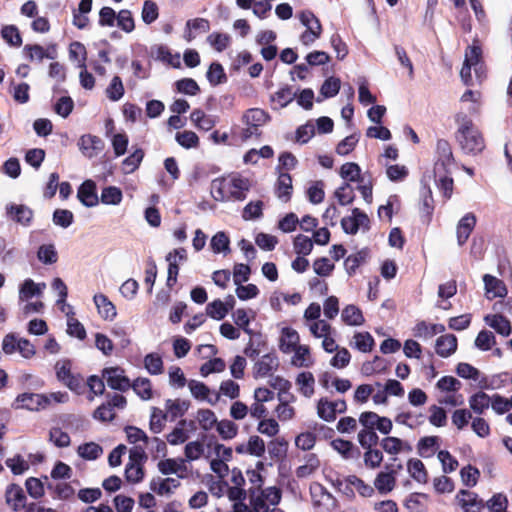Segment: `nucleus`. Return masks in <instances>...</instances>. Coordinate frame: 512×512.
<instances>
[{
  "mask_svg": "<svg viewBox=\"0 0 512 512\" xmlns=\"http://www.w3.org/2000/svg\"><path fill=\"white\" fill-rule=\"evenodd\" d=\"M117 26L125 33H131L135 29V20L130 10L122 9L117 13Z\"/></svg>",
  "mask_w": 512,
  "mask_h": 512,
  "instance_id": "69168bd1",
  "label": "nucleus"
},
{
  "mask_svg": "<svg viewBox=\"0 0 512 512\" xmlns=\"http://www.w3.org/2000/svg\"><path fill=\"white\" fill-rule=\"evenodd\" d=\"M300 21L306 30L301 34L300 41L306 45H312L321 35L322 26L319 19L310 11H303L299 15Z\"/></svg>",
  "mask_w": 512,
  "mask_h": 512,
  "instance_id": "9d476101",
  "label": "nucleus"
},
{
  "mask_svg": "<svg viewBox=\"0 0 512 512\" xmlns=\"http://www.w3.org/2000/svg\"><path fill=\"white\" fill-rule=\"evenodd\" d=\"M439 447V438L437 436H428L422 438L417 445L418 453L422 457L432 456Z\"/></svg>",
  "mask_w": 512,
  "mask_h": 512,
  "instance_id": "bf43d9fd",
  "label": "nucleus"
},
{
  "mask_svg": "<svg viewBox=\"0 0 512 512\" xmlns=\"http://www.w3.org/2000/svg\"><path fill=\"white\" fill-rule=\"evenodd\" d=\"M5 500L12 511L18 512L25 508L27 498L21 486L10 484L5 491Z\"/></svg>",
  "mask_w": 512,
  "mask_h": 512,
  "instance_id": "5701e85b",
  "label": "nucleus"
},
{
  "mask_svg": "<svg viewBox=\"0 0 512 512\" xmlns=\"http://www.w3.org/2000/svg\"><path fill=\"white\" fill-rule=\"evenodd\" d=\"M157 469L162 475H177L183 479L188 476V468L183 458H163L157 463Z\"/></svg>",
  "mask_w": 512,
  "mask_h": 512,
  "instance_id": "dca6fc26",
  "label": "nucleus"
},
{
  "mask_svg": "<svg viewBox=\"0 0 512 512\" xmlns=\"http://www.w3.org/2000/svg\"><path fill=\"white\" fill-rule=\"evenodd\" d=\"M374 487L380 494H388L396 486V472L394 470H385L379 472L374 479Z\"/></svg>",
  "mask_w": 512,
  "mask_h": 512,
  "instance_id": "cd10ccee",
  "label": "nucleus"
},
{
  "mask_svg": "<svg viewBox=\"0 0 512 512\" xmlns=\"http://www.w3.org/2000/svg\"><path fill=\"white\" fill-rule=\"evenodd\" d=\"M386 177L393 182H401L408 176V168L405 165L384 163Z\"/></svg>",
  "mask_w": 512,
  "mask_h": 512,
  "instance_id": "13d9d810",
  "label": "nucleus"
},
{
  "mask_svg": "<svg viewBox=\"0 0 512 512\" xmlns=\"http://www.w3.org/2000/svg\"><path fill=\"white\" fill-rule=\"evenodd\" d=\"M77 197L86 207H94L98 204L99 198L96 194V184L92 180L84 181L78 189Z\"/></svg>",
  "mask_w": 512,
  "mask_h": 512,
  "instance_id": "473e14b6",
  "label": "nucleus"
},
{
  "mask_svg": "<svg viewBox=\"0 0 512 512\" xmlns=\"http://www.w3.org/2000/svg\"><path fill=\"white\" fill-rule=\"evenodd\" d=\"M144 368L150 375H160L164 371L162 357L158 353H149L143 360Z\"/></svg>",
  "mask_w": 512,
  "mask_h": 512,
  "instance_id": "864d4df0",
  "label": "nucleus"
},
{
  "mask_svg": "<svg viewBox=\"0 0 512 512\" xmlns=\"http://www.w3.org/2000/svg\"><path fill=\"white\" fill-rule=\"evenodd\" d=\"M339 174L342 179L348 182H361V168L354 162H347L340 168Z\"/></svg>",
  "mask_w": 512,
  "mask_h": 512,
  "instance_id": "5fc2aeb1",
  "label": "nucleus"
},
{
  "mask_svg": "<svg viewBox=\"0 0 512 512\" xmlns=\"http://www.w3.org/2000/svg\"><path fill=\"white\" fill-rule=\"evenodd\" d=\"M144 458V449L140 446L130 450L129 461L125 467V478L129 483L136 484L144 479V469L141 460Z\"/></svg>",
  "mask_w": 512,
  "mask_h": 512,
  "instance_id": "1a4fd4ad",
  "label": "nucleus"
},
{
  "mask_svg": "<svg viewBox=\"0 0 512 512\" xmlns=\"http://www.w3.org/2000/svg\"><path fill=\"white\" fill-rule=\"evenodd\" d=\"M312 497L314 504L326 508L327 511H331L335 508L334 497L327 492L321 485H317L312 488Z\"/></svg>",
  "mask_w": 512,
  "mask_h": 512,
  "instance_id": "37998d69",
  "label": "nucleus"
},
{
  "mask_svg": "<svg viewBox=\"0 0 512 512\" xmlns=\"http://www.w3.org/2000/svg\"><path fill=\"white\" fill-rule=\"evenodd\" d=\"M122 200L123 193L121 189L116 186H108L101 191L100 201L105 205L117 206Z\"/></svg>",
  "mask_w": 512,
  "mask_h": 512,
  "instance_id": "8fccbe9b",
  "label": "nucleus"
},
{
  "mask_svg": "<svg viewBox=\"0 0 512 512\" xmlns=\"http://www.w3.org/2000/svg\"><path fill=\"white\" fill-rule=\"evenodd\" d=\"M292 191V179L287 173H280L277 180V188L276 194L277 197L283 201L287 202L290 199Z\"/></svg>",
  "mask_w": 512,
  "mask_h": 512,
  "instance_id": "3c124183",
  "label": "nucleus"
},
{
  "mask_svg": "<svg viewBox=\"0 0 512 512\" xmlns=\"http://www.w3.org/2000/svg\"><path fill=\"white\" fill-rule=\"evenodd\" d=\"M295 384L299 393L304 397L310 398L314 394L315 378L311 372H300L295 378Z\"/></svg>",
  "mask_w": 512,
  "mask_h": 512,
  "instance_id": "ea45409f",
  "label": "nucleus"
},
{
  "mask_svg": "<svg viewBox=\"0 0 512 512\" xmlns=\"http://www.w3.org/2000/svg\"><path fill=\"white\" fill-rule=\"evenodd\" d=\"M107 385L114 389L125 391L130 388V380L125 376L124 370L120 367H108L102 372Z\"/></svg>",
  "mask_w": 512,
  "mask_h": 512,
  "instance_id": "6ab92c4d",
  "label": "nucleus"
},
{
  "mask_svg": "<svg viewBox=\"0 0 512 512\" xmlns=\"http://www.w3.org/2000/svg\"><path fill=\"white\" fill-rule=\"evenodd\" d=\"M55 373L58 381L78 395L85 392V383L81 376L75 375L71 371V362L69 360H59L55 364Z\"/></svg>",
  "mask_w": 512,
  "mask_h": 512,
  "instance_id": "423d86ee",
  "label": "nucleus"
},
{
  "mask_svg": "<svg viewBox=\"0 0 512 512\" xmlns=\"http://www.w3.org/2000/svg\"><path fill=\"white\" fill-rule=\"evenodd\" d=\"M185 259L186 250L183 248L175 249L167 255L166 260L169 263L167 284L169 286L176 283L178 275V263L184 261Z\"/></svg>",
  "mask_w": 512,
  "mask_h": 512,
  "instance_id": "72a5a7b5",
  "label": "nucleus"
},
{
  "mask_svg": "<svg viewBox=\"0 0 512 512\" xmlns=\"http://www.w3.org/2000/svg\"><path fill=\"white\" fill-rule=\"evenodd\" d=\"M456 349L457 338L453 334H446L437 338L435 350L440 357L447 358L454 354Z\"/></svg>",
  "mask_w": 512,
  "mask_h": 512,
  "instance_id": "58836bf2",
  "label": "nucleus"
},
{
  "mask_svg": "<svg viewBox=\"0 0 512 512\" xmlns=\"http://www.w3.org/2000/svg\"><path fill=\"white\" fill-rule=\"evenodd\" d=\"M46 289L45 283H36L32 279H26L19 288V300L27 302L33 297H40Z\"/></svg>",
  "mask_w": 512,
  "mask_h": 512,
  "instance_id": "f704fd0d",
  "label": "nucleus"
},
{
  "mask_svg": "<svg viewBox=\"0 0 512 512\" xmlns=\"http://www.w3.org/2000/svg\"><path fill=\"white\" fill-rule=\"evenodd\" d=\"M242 120L246 125L243 130L242 137L244 139H248L259 135V127L268 122L269 115L263 109L251 108L243 114Z\"/></svg>",
  "mask_w": 512,
  "mask_h": 512,
  "instance_id": "6e6552de",
  "label": "nucleus"
},
{
  "mask_svg": "<svg viewBox=\"0 0 512 512\" xmlns=\"http://www.w3.org/2000/svg\"><path fill=\"white\" fill-rule=\"evenodd\" d=\"M476 225V216L473 213L465 214L456 227L457 242L462 246L468 240Z\"/></svg>",
  "mask_w": 512,
  "mask_h": 512,
  "instance_id": "2f4dec72",
  "label": "nucleus"
},
{
  "mask_svg": "<svg viewBox=\"0 0 512 512\" xmlns=\"http://www.w3.org/2000/svg\"><path fill=\"white\" fill-rule=\"evenodd\" d=\"M484 320L487 325L502 336H508L511 333L510 321L500 314L487 315Z\"/></svg>",
  "mask_w": 512,
  "mask_h": 512,
  "instance_id": "c03bdc74",
  "label": "nucleus"
},
{
  "mask_svg": "<svg viewBox=\"0 0 512 512\" xmlns=\"http://www.w3.org/2000/svg\"><path fill=\"white\" fill-rule=\"evenodd\" d=\"M280 365L279 358L274 352L262 355L253 365L252 373L255 379H266L274 375Z\"/></svg>",
  "mask_w": 512,
  "mask_h": 512,
  "instance_id": "9b49d317",
  "label": "nucleus"
},
{
  "mask_svg": "<svg viewBox=\"0 0 512 512\" xmlns=\"http://www.w3.org/2000/svg\"><path fill=\"white\" fill-rule=\"evenodd\" d=\"M250 188L251 182L248 178L229 174L212 180L210 192L213 199L219 202L243 201Z\"/></svg>",
  "mask_w": 512,
  "mask_h": 512,
  "instance_id": "f257e3e1",
  "label": "nucleus"
},
{
  "mask_svg": "<svg viewBox=\"0 0 512 512\" xmlns=\"http://www.w3.org/2000/svg\"><path fill=\"white\" fill-rule=\"evenodd\" d=\"M457 501L464 512H479L483 507L482 500L471 491L461 490L457 494Z\"/></svg>",
  "mask_w": 512,
  "mask_h": 512,
  "instance_id": "c9c22d12",
  "label": "nucleus"
},
{
  "mask_svg": "<svg viewBox=\"0 0 512 512\" xmlns=\"http://www.w3.org/2000/svg\"><path fill=\"white\" fill-rule=\"evenodd\" d=\"M300 343V335L296 329L290 326L280 327L277 345L282 354H290Z\"/></svg>",
  "mask_w": 512,
  "mask_h": 512,
  "instance_id": "2eb2a0df",
  "label": "nucleus"
},
{
  "mask_svg": "<svg viewBox=\"0 0 512 512\" xmlns=\"http://www.w3.org/2000/svg\"><path fill=\"white\" fill-rule=\"evenodd\" d=\"M9 218L22 226H29L33 219V211L26 205L11 203L6 205Z\"/></svg>",
  "mask_w": 512,
  "mask_h": 512,
  "instance_id": "393cba45",
  "label": "nucleus"
},
{
  "mask_svg": "<svg viewBox=\"0 0 512 512\" xmlns=\"http://www.w3.org/2000/svg\"><path fill=\"white\" fill-rule=\"evenodd\" d=\"M278 404L274 409L275 416L280 422H289L296 417V409L293 404L296 402L294 394L277 393Z\"/></svg>",
  "mask_w": 512,
  "mask_h": 512,
  "instance_id": "ddd939ff",
  "label": "nucleus"
},
{
  "mask_svg": "<svg viewBox=\"0 0 512 512\" xmlns=\"http://www.w3.org/2000/svg\"><path fill=\"white\" fill-rule=\"evenodd\" d=\"M232 449L220 443L209 445L206 458L209 460L210 469L219 478H225L229 474L228 462L232 460Z\"/></svg>",
  "mask_w": 512,
  "mask_h": 512,
  "instance_id": "39448f33",
  "label": "nucleus"
},
{
  "mask_svg": "<svg viewBox=\"0 0 512 512\" xmlns=\"http://www.w3.org/2000/svg\"><path fill=\"white\" fill-rule=\"evenodd\" d=\"M93 302L99 316L105 321H113L117 316L115 305L102 293L93 296Z\"/></svg>",
  "mask_w": 512,
  "mask_h": 512,
  "instance_id": "bb28decb",
  "label": "nucleus"
},
{
  "mask_svg": "<svg viewBox=\"0 0 512 512\" xmlns=\"http://www.w3.org/2000/svg\"><path fill=\"white\" fill-rule=\"evenodd\" d=\"M295 98V93L292 91L289 87H284L276 91L272 97L271 100L275 107L277 108H284L289 103L293 101Z\"/></svg>",
  "mask_w": 512,
  "mask_h": 512,
  "instance_id": "338daca9",
  "label": "nucleus"
},
{
  "mask_svg": "<svg viewBox=\"0 0 512 512\" xmlns=\"http://www.w3.org/2000/svg\"><path fill=\"white\" fill-rule=\"evenodd\" d=\"M215 429L223 440L234 439L238 434V426L229 419L218 421Z\"/></svg>",
  "mask_w": 512,
  "mask_h": 512,
  "instance_id": "052dcab7",
  "label": "nucleus"
},
{
  "mask_svg": "<svg viewBox=\"0 0 512 512\" xmlns=\"http://www.w3.org/2000/svg\"><path fill=\"white\" fill-rule=\"evenodd\" d=\"M380 446L387 454L393 456L410 452L412 450L407 441L394 436L384 437L380 442Z\"/></svg>",
  "mask_w": 512,
  "mask_h": 512,
  "instance_id": "c85d7f7f",
  "label": "nucleus"
},
{
  "mask_svg": "<svg viewBox=\"0 0 512 512\" xmlns=\"http://www.w3.org/2000/svg\"><path fill=\"white\" fill-rule=\"evenodd\" d=\"M281 498L282 492L275 486L250 490V505L254 512H271L272 509H277Z\"/></svg>",
  "mask_w": 512,
  "mask_h": 512,
  "instance_id": "20e7f679",
  "label": "nucleus"
},
{
  "mask_svg": "<svg viewBox=\"0 0 512 512\" xmlns=\"http://www.w3.org/2000/svg\"><path fill=\"white\" fill-rule=\"evenodd\" d=\"M320 467V460L316 454H308L304 458V463L296 469V475L299 478H306L314 474Z\"/></svg>",
  "mask_w": 512,
  "mask_h": 512,
  "instance_id": "a18cd8bd",
  "label": "nucleus"
},
{
  "mask_svg": "<svg viewBox=\"0 0 512 512\" xmlns=\"http://www.w3.org/2000/svg\"><path fill=\"white\" fill-rule=\"evenodd\" d=\"M341 321L348 326H362L365 323V318L362 310L354 305L348 304L341 311Z\"/></svg>",
  "mask_w": 512,
  "mask_h": 512,
  "instance_id": "e433bc0d",
  "label": "nucleus"
},
{
  "mask_svg": "<svg viewBox=\"0 0 512 512\" xmlns=\"http://www.w3.org/2000/svg\"><path fill=\"white\" fill-rule=\"evenodd\" d=\"M102 453V447L95 442H87L79 445L77 448V454L79 457L89 461L96 460L102 455Z\"/></svg>",
  "mask_w": 512,
  "mask_h": 512,
  "instance_id": "603ef678",
  "label": "nucleus"
},
{
  "mask_svg": "<svg viewBox=\"0 0 512 512\" xmlns=\"http://www.w3.org/2000/svg\"><path fill=\"white\" fill-rule=\"evenodd\" d=\"M490 403L491 397L483 391L473 394L468 400L469 407L477 414H482Z\"/></svg>",
  "mask_w": 512,
  "mask_h": 512,
  "instance_id": "09e8293b",
  "label": "nucleus"
},
{
  "mask_svg": "<svg viewBox=\"0 0 512 512\" xmlns=\"http://www.w3.org/2000/svg\"><path fill=\"white\" fill-rule=\"evenodd\" d=\"M407 471L415 481L419 483L427 481V472L421 460L415 458L408 460Z\"/></svg>",
  "mask_w": 512,
  "mask_h": 512,
  "instance_id": "6e6d98bb",
  "label": "nucleus"
},
{
  "mask_svg": "<svg viewBox=\"0 0 512 512\" xmlns=\"http://www.w3.org/2000/svg\"><path fill=\"white\" fill-rule=\"evenodd\" d=\"M78 147L85 157L91 159L101 152L103 143L98 136L85 134L79 138Z\"/></svg>",
  "mask_w": 512,
  "mask_h": 512,
  "instance_id": "b1692460",
  "label": "nucleus"
},
{
  "mask_svg": "<svg viewBox=\"0 0 512 512\" xmlns=\"http://www.w3.org/2000/svg\"><path fill=\"white\" fill-rule=\"evenodd\" d=\"M133 391L144 401L151 400L153 398V389L150 379L146 377H138L133 383H130Z\"/></svg>",
  "mask_w": 512,
  "mask_h": 512,
  "instance_id": "49530a36",
  "label": "nucleus"
},
{
  "mask_svg": "<svg viewBox=\"0 0 512 512\" xmlns=\"http://www.w3.org/2000/svg\"><path fill=\"white\" fill-rule=\"evenodd\" d=\"M190 119L193 124L204 131H209L215 126V121L212 117L206 115L202 110H194Z\"/></svg>",
  "mask_w": 512,
  "mask_h": 512,
  "instance_id": "e2e57ef3",
  "label": "nucleus"
},
{
  "mask_svg": "<svg viewBox=\"0 0 512 512\" xmlns=\"http://www.w3.org/2000/svg\"><path fill=\"white\" fill-rule=\"evenodd\" d=\"M353 347L357 350L367 353L370 352L374 345V339L368 332H358L353 336Z\"/></svg>",
  "mask_w": 512,
  "mask_h": 512,
  "instance_id": "680f3d73",
  "label": "nucleus"
},
{
  "mask_svg": "<svg viewBox=\"0 0 512 512\" xmlns=\"http://www.w3.org/2000/svg\"><path fill=\"white\" fill-rule=\"evenodd\" d=\"M180 487V481L172 477H153L149 482L152 493L161 497H170Z\"/></svg>",
  "mask_w": 512,
  "mask_h": 512,
  "instance_id": "a211bd4d",
  "label": "nucleus"
},
{
  "mask_svg": "<svg viewBox=\"0 0 512 512\" xmlns=\"http://www.w3.org/2000/svg\"><path fill=\"white\" fill-rule=\"evenodd\" d=\"M195 419L200 429L205 432H209L215 429L216 425L218 424L216 414L208 408L198 409L195 415Z\"/></svg>",
  "mask_w": 512,
  "mask_h": 512,
  "instance_id": "79ce46f5",
  "label": "nucleus"
},
{
  "mask_svg": "<svg viewBox=\"0 0 512 512\" xmlns=\"http://www.w3.org/2000/svg\"><path fill=\"white\" fill-rule=\"evenodd\" d=\"M339 485L344 486L343 491L346 494L358 492L363 497H371L374 492L373 487L354 475L346 477Z\"/></svg>",
  "mask_w": 512,
  "mask_h": 512,
  "instance_id": "a878e982",
  "label": "nucleus"
},
{
  "mask_svg": "<svg viewBox=\"0 0 512 512\" xmlns=\"http://www.w3.org/2000/svg\"><path fill=\"white\" fill-rule=\"evenodd\" d=\"M210 248L216 254H229L231 251L229 236L223 231L217 232L210 240Z\"/></svg>",
  "mask_w": 512,
  "mask_h": 512,
  "instance_id": "de8ad7c7",
  "label": "nucleus"
},
{
  "mask_svg": "<svg viewBox=\"0 0 512 512\" xmlns=\"http://www.w3.org/2000/svg\"><path fill=\"white\" fill-rule=\"evenodd\" d=\"M485 286V295L488 299H494L497 297H505L507 294V288L504 282L492 275L485 274L483 277Z\"/></svg>",
  "mask_w": 512,
  "mask_h": 512,
  "instance_id": "c756f323",
  "label": "nucleus"
},
{
  "mask_svg": "<svg viewBox=\"0 0 512 512\" xmlns=\"http://www.w3.org/2000/svg\"><path fill=\"white\" fill-rule=\"evenodd\" d=\"M457 124V139L461 148L470 154L481 152L484 147V138L473 121L460 111L455 116Z\"/></svg>",
  "mask_w": 512,
  "mask_h": 512,
  "instance_id": "f03ea898",
  "label": "nucleus"
},
{
  "mask_svg": "<svg viewBox=\"0 0 512 512\" xmlns=\"http://www.w3.org/2000/svg\"><path fill=\"white\" fill-rule=\"evenodd\" d=\"M461 108L470 114H476L481 107V93L476 90H466L460 97Z\"/></svg>",
  "mask_w": 512,
  "mask_h": 512,
  "instance_id": "a19ab883",
  "label": "nucleus"
},
{
  "mask_svg": "<svg viewBox=\"0 0 512 512\" xmlns=\"http://www.w3.org/2000/svg\"><path fill=\"white\" fill-rule=\"evenodd\" d=\"M437 160L434 165V174L451 173L453 155L449 143L439 140L436 146Z\"/></svg>",
  "mask_w": 512,
  "mask_h": 512,
  "instance_id": "4468645a",
  "label": "nucleus"
},
{
  "mask_svg": "<svg viewBox=\"0 0 512 512\" xmlns=\"http://www.w3.org/2000/svg\"><path fill=\"white\" fill-rule=\"evenodd\" d=\"M482 51L476 44L469 46L465 52V59L463 66L460 70V77L465 85H473L474 80L472 77V69L474 70L475 77L478 82H481L485 77V69L481 60Z\"/></svg>",
  "mask_w": 512,
  "mask_h": 512,
  "instance_id": "7ed1b4c3",
  "label": "nucleus"
},
{
  "mask_svg": "<svg viewBox=\"0 0 512 512\" xmlns=\"http://www.w3.org/2000/svg\"><path fill=\"white\" fill-rule=\"evenodd\" d=\"M369 219L365 213L358 208L352 210L351 215L344 217L341 220L343 230L348 234H356L359 229H367Z\"/></svg>",
  "mask_w": 512,
  "mask_h": 512,
  "instance_id": "4be33fe9",
  "label": "nucleus"
},
{
  "mask_svg": "<svg viewBox=\"0 0 512 512\" xmlns=\"http://www.w3.org/2000/svg\"><path fill=\"white\" fill-rule=\"evenodd\" d=\"M2 350L7 355L18 352L24 359H31L36 355L35 346L28 339L18 337L14 333L4 336Z\"/></svg>",
  "mask_w": 512,
  "mask_h": 512,
  "instance_id": "0eeeda50",
  "label": "nucleus"
},
{
  "mask_svg": "<svg viewBox=\"0 0 512 512\" xmlns=\"http://www.w3.org/2000/svg\"><path fill=\"white\" fill-rule=\"evenodd\" d=\"M317 415L320 419L326 422H333L338 414L346 411V402L342 399L329 400L328 398H321L317 402Z\"/></svg>",
  "mask_w": 512,
  "mask_h": 512,
  "instance_id": "f8f14e48",
  "label": "nucleus"
},
{
  "mask_svg": "<svg viewBox=\"0 0 512 512\" xmlns=\"http://www.w3.org/2000/svg\"><path fill=\"white\" fill-rule=\"evenodd\" d=\"M45 401L44 394L25 392L16 397L12 403V407L14 409L38 411L45 408Z\"/></svg>",
  "mask_w": 512,
  "mask_h": 512,
  "instance_id": "aec40b11",
  "label": "nucleus"
},
{
  "mask_svg": "<svg viewBox=\"0 0 512 512\" xmlns=\"http://www.w3.org/2000/svg\"><path fill=\"white\" fill-rule=\"evenodd\" d=\"M289 364L294 368H311L315 364V359L309 345L299 344L289 354Z\"/></svg>",
  "mask_w": 512,
  "mask_h": 512,
  "instance_id": "f3484780",
  "label": "nucleus"
},
{
  "mask_svg": "<svg viewBox=\"0 0 512 512\" xmlns=\"http://www.w3.org/2000/svg\"><path fill=\"white\" fill-rule=\"evenodd\" d=\"M413 335L421 340H429L437 334H441L445 331L443 324L427 323L425 321L418 322L413 327Z\"/></svg>",
  "mask_w": 512,
  "mask_h": 512,
  "instance_id": "7c9ffc66",
  "label": "nucleus"
},
{
  "mask_svg": "<svg viewBox=\"0 0 512 512\" xmlns=\"http://www.w3.org/2000/svg\"><path fill=\"white\" fill-rule=\"evenodd\" d=\"M428 496L425 494H411L405 501V507L409 512H427L425 502Z\"/></svg>",
  "mask_w": 512,
  "mask_h": 512,
  "instance_id": "0e129e2a",
  "label": "nucleus"
},
{
  "mask_svg": "<svg viewBox=\"0 0 512 512\" xmlns=\"http://www.w3.org/2000/svg\"><path fill=\"white\" fill-rule=\"evenodd\" d=\"M6 466L11 470L14 475H22L26 473L30 465L21 455H14L5 461Z\"/></svg>",
  "mask_w": 512,
  "mask_h": 512,
  "instance_id": "774afa93",
  "label": "nucleus"
},
{
  "mask_svg": "<svg viewBox=\"0 0 512 512\" xmlns=\"http://www.w3.org/2000/svg\"><path fill=\"white\" fill-rule=\"evenodd\" d=\"M187 386L194 399L206 402L212 406L218 403L219 395L213 396L212 391L205 383L192 379L188 381Z\"/></svg>",
  "mask_w": 512,
  "mask_h": 512,
  "instance_id": "412c9836",
  "label": "nucleus"
},
{
  "mask_svg": "<svg viewBox=\"0 0 512 512\" xmlns=\"http://www.w3.org/2000/svg\"><path fill=\"white\" fill-rule=\"evenodd\" d=\"M190 402L185 399H167L165 401V412L170 421L182 417L189 409Z\"/></svg>",
  "mask_w": 512,
  "mask_h": 512,
  "instance_id": "4c0bfd02",
  "label": "nucleus"
},
{
  "mask_svg": "<svg viewBox=\"0 0 512 512\" xmlns=\"http://www.w3.org/2000/svg\"><path fill=\"white\" fill-rule=\"evenodd\" d=\"M209 30V22L203 18H196L193 20H189L186 23V30L184 33V38L190 42L195 38L194 31L207 32Z\"/></svg>",
  "mask_w": 512,
  "mask_h": 512,
  "instance_id": "4d7b16f0",
  "label": "nucleus"
}]
</instances>
